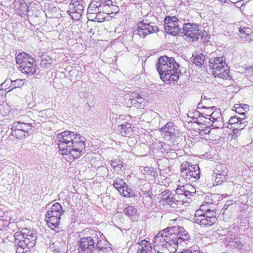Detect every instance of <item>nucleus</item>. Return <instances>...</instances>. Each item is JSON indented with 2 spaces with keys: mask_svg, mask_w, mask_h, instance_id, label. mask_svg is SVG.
Listing matches in <instances>:
<instances>
[{
  "mask_svg": "<svg viewBox=\"0 0 253 253\" xmlns=\"http://www.w3.org/2000/svg\"><path fill=\"white\" fill-rule=\"evenodd\" d=\"M57 139L58 148L63 154H69L74 159L83 154L85 142L80 134L66 130L58 133Z\"/></svg>",
  "mask_w": 253,
  "mask_h": 253,
  "instance_id": "nucleus-1",
  "label": "nucleus"
},
{
  "mask_svg": "<svg viewBox=\"0 0 253 253\" xmlns=\"http://www.w3.org/2000/svg\"><path fill=\"white\" fill-rule=\"evenodd\" d=\"M156 67L161 79L165 82H177L181 74L180 65L172 57L165 55L159 57Z\"/></svg>",
  "mask_w": 253,
  "mask_h": 253,
  "instance_id": "nucleus-2",
  "label": "nucleus"
},
{
  "mask_svg": "<svg viewBox=\"0 0 253 253\" xmlns=\"http://www.w3.org/2000/svg\"><path fill=\"white\" fill-rule=\"evenodd\" d=\"M166 230L171 233V239L168 244L162 245L163 252H165L167 249L169 252H174L176 251L178 246L185 247L188 245L190 235L183 227H169Z\"/></svg>",
  "mask_w": 253,
  "mask_h": 253,
  "instance_id": "nucleus-3",
  "label": "nucleus"
},
{
  "mask_svg": "<svg viewBox=\"0 0 253 253\" xmlns=\"http://www.w3.org/2000/svg\"><path fill=\"white\" fill-rule=\"evenodd\" d=\"M157 18L154 15L143 16L141 21L137 23V29L134 31V34L138 35L142 38L147 35L156 33L159 31L156 21Z\"/></svg>",
  "mask_w": 253,
  "mask_h": 253,
  "instance_id": "nucleus-4",
  "label": "nucleus"
},
{
  "mask_svg": "<svg viewBox=\"0 0 253 253\" xmlns=\"http://www.w3.org/2000/svg\"><path fill=\"white\" fill-rule=\"evenodd\" d=\"M209 63L212 74L215 77L225 80L230 78L229 69L224 56L212 57L209 59Z\"/></svg>",
  "mask_w": 253,
  "mask_h": 253,
  "instance_id": "nucleus-5",
  "label": "nucleus"
},
{
  "mask_svg": "<svg viewBox=\"0 0 253 253\" xmlns=\"http://www.w3.org/2000/svg\"><path fill=\"white\" fill-rule=\"evenodd\" d=\"M17 64L19 65V68L23 73L28 75H33L36 71L35 60L30 55L20 53L16 57Z\"/></svg>",
  "mask_w": 253,
  "mask_h": 253,
  "instance_id": "nucleus-6",
  "label": "nucleus"
},
{
  "mask_svg": "<svg viewBox=\"0 0 253 253\" xmlns=\"http://www.w3.org/2000/svg\"><path fill=\"white\" fill-rule=\"evenodd\" d=\"M200 169L197 165L184 162L181 165V175L191 182L196 181L200 178Z\"/></svg>",
  "mask_w": 253,
  "mask_h": 253,
  "instance_id": "nucleus-7",
  "label": "nucleus"
},
{
  "mask_svg": "<svg viewBox=\"0 0 253 253\" xmlns=\"http://www.w3.org/2000/svg\"><path fill=\"white\" fill-rule=\"evenodd\" d=\"M200 36V32L199 30V26L197 24L190 23L189 22L182 24L180 36L185 40L188 39V41H196L199 39Z\"/></svg>",
  "mask_w": 253,
  "mask_h": 253,
  "instance_id": "nucleus-8",
  "label": "nucleus"
},
{
  "mask_svg": "<svg viewBox=\"0 0 253 253\" xmlns=\"http://www.w3.org/2000/svg\"><path fill=\"white\" fill-rule=\"evenodd\" d=\"M182 23L175 16H167L164 20L165 31L172 36H180Z\"/></svg>",
  "mask_w": 253,
  "mask_h": 253,
  "instance_id": "nucleus-9",
  "label": "nucleus"
},
{
  "mask_svg": "<svg viewBox=\"0 0 253 253\" xmlns=\"http://www.w3.org/2000/svg\"><path fill=\"white\" fill-rule=\"evenodd\" d=\"M227 173V168L225 164L218 163L216 165L212 176L214 178L216 185H220L225 181Z\"/></svg>",
  "mask_w": 253,
  "mask_h": 253,
  "instance_id": "nucleus-10",
  "label": "nucleus"
},
{
  "mask_svg": "<svg viewBox=\"0 0 253 253\" xmlns=\"http://www.w3.org/2000/svg\"><path fill=\"white\" fill-rule=\"evenodd\" d=\"M95 242L91 237L82 238L78 241V251L80 253H92L95 250Z\"/></svg>",
  "mask_w": 253,
  "mask_h": 253,
  "instance_id": "nucleus-11",
  "label": "nucleus"
},
{
  "mask_svg": "<svg viewBox=\"0 0 253 253\" xmlns=\"http://www.w3.org/2000/svg\"><path fill=\"white\" fill-rule=\"evenodd\" d=\"M171 239V233L166 229L159 232L154 238V248L156 251L162 248V245L168 244Z\"/></svg>",
  "mask_w": 253,
  "mask_h": 253,
  "instance_id": "nucleus-12",
  "label": "nucleus"
},
{
  "mask_svg": "<svg viewBox=\"0 0 253 253\" xmlns=\"http://www.w3.org/2000/svg\"><path fill=\"white\" fill-rule=\"evenodd\" d=\"M129 98L131 105L138 109L144 108L147 103L144 96L136 92H130Z\"/></svg>",
  "mask_w": 253,
  "mask_h": 253,
  "instance_id": "nucleus-13",
  "label": "nucleus"
},
{
  "mask_svg": "<svg viewBox=\"0 0 253 253\" xmlns=\"http://www.w3.org/2000/svg\"><path fill=\"white\" fill-rule=\"evenodd\" d=\"M14 237V244L17 247L16 253H24L30 250L31 248L29 246L27 240H24L21 235L19 238H18V235H15Z\"/></svg>",
  "mask_w": 253,
  "mask_h": 253,
  "instance_id": "nucleus-14",
  "label": "nucleus"
},
{
  "mask_svg": "<svg viewBox=\"0 0 253 253\" xmlns=\"http://www.w3.org/2000/svg\"><path fill=\"white\" fill-rule=\"evenodd\" d=\"M165 139L170 140L175 135L174 123L170 122L167 123L160 130Z\"/></svg>",
  "mask_w": 253,
  "mask_h": 253,
  "instance_id": "nucleus-15",
  "label": "nucleus"
},
{
  "mask_svg": "<svg viewBox=\"0 0 253 253\" xmlns=\"http://www.w3.org/2000/svg\"><path fill=\"white\" fill-rule=\"evenodd\" d=\"M21 236L25 240H27V243L30 248H33L36 242L37 235L33 231H30L27 229H24L21 232Z\"/></svg>",
  "mask_w": 253,
  "mask_h": 253,
  "instance_id": "nucleus-16",
  "label": "nucleus"
},
{
  "mask_svg": "<svg viewBox=\"0 0 253 253\" xmlns=\"http://www.w3.org/2000/svg\"><path fill=\"white\" fill-rule=\"evenodd\" d=\"M84 7L78 0H72L69 5V10L67 13L71 15L72 13H83Z\"/></svg>",
  "mask_w": 253,
  "mask_h": 253,
  "instance_id": "nucleus-17",
  "label": "nucleus"
},
{
  "mask_svg": "<svg viewBox=\"0 0 253 253\" xmlns=\"http://www.w3.org/2000/svg\"><path fill=\"white\" fill-rule=\"evenodd\" d=\"M117 129L120 134L124 136L129 137L133 133V130L131 127L130 124L127 122L122 123L121 125L119 126V127Z\"/></svg>",
  "mask_w": 253,
  "mask_h": 253,
  "instance_id": "nucleus-18",
  "label": "nucleus"
},
{
  "mask_svg": "<svg viewBox=\"0 0 253 253\" xmlns=\"http://www.w3.org/2000/svg\"><path fill=\"white\" fill-rule=\"evenodd\" d=\"M151 244L146 240H142L138 243L137 253H152Z\"/></svg>",
  "mask_w": 253,
  "mask_h": 253,
  "instance_id": "nucleus-19",
  "label": "nucleus"
},
{
  "mask_svg": "<svg viewBox=\"0 0 253 253\" xmlns=\"http://www.w3.org/2000/svg\"><path fill=\"white\" fill-rule=\"evenodd\" d=\"M117 4L116 1H113L112 0H104L100 1V3L98 5H96V8H97L98 10H103L106 11V13L109 14L110 9L113 5Z\"/></svg>",
  "mask_w": 253,
  "mask_h": 253,
  "instance_id": "nucleus-20",
  "label": "nucleus"
},
{
  "mask_svg": "<svg viewBox=\"0 0 253 253\" xmlns=\"http://www.w3.org/2000/svg\"><path fill=\"white\" fill-rule=\"evenodd\" d=\"M178 197H173L172 195H169L165 198V202L172 208L182 205L183 204L182 202V199H179Z\"/></svg>",
  "mask_w": 253,
  "mask_h": 253,
  "instance_id": "nucleus-21",
  "label": "nucleus"
},
{
  "mask_svg": "<svg viewBox=\"0 0 253 253\" xmlns=\"http://www.w3.org/2000/svg\"><path fill=\"white\" fill-rule=\"evenodd\" d=\"M192 62L197 66H202L204 64L205 56L202 53L194 52L192 54Z\"/></svg>",
  "mask_w": 253,
  "mask_h": 253,
  "instance_id": "nucleus-22",
  "label": "nucleus"
},
{
  "mask_svg": "<svg viewBox=\"0 0 253 253\" xmlns=\"http://www.w3.org/2000/svg\"><path fill=\"white\" fill-rule=\"evenodd\" d=\"M33 126L29 123H24L20 122H16L12 124L11 130L33 129Z\"/></svg>",
  "mask_w": 253,
  "mask_h": 253,
  "instance_id": "nucleus-23",
  "label": "nucleus"
},
{
  "mask_svg": "<svg viewBox=\"0 0 253 253\" xmlns=\"http://www.w3.org/2000/svg\"><path fill=\"white\" fill-rule=\"evenodd\" d=\"M45 217L47 219V224L49 228L54 229V228L58 227L61 218L47 215H45Z\"/></svg>",
  "mask_w": 253,
  "mask_h": 253,
  "instance_id": "nucleus-24",
  "label": "nucleus"
},
{
  "mask_svg": "<svg viewBox=\"0 0 253 253\" xmlns=\"http://www.w3.org/2000/svg\"><path fill=\"white\" fill-rule=\"evenodd\" d=\"M195 223L199 224L202 227H209L215 223L212 221V219L210 220L204 215L202 217H199V219H196Z\"/></svg>",
  "mask_w": 253,
  "mask_h": 253,
  "instance_id": "nucleus-25",
  "label": "nucleus"
},
{
  "mask_svg": "<svg viewBox=\"0 0 253 253\" xmlns=\"http://www.w3.org/2000/svg\"><path fill=\"white\" fill-rule=\"evenodd\" d=\"M33 129H22L12 130L11 134L18 139H22L29 135Z\"/></svg>",
  "mask_w": 253,
  "mask_h": 253,
  "instance_id": "nucleus-26",
  "label": "nucleus"
},
{
  "mask_svg": "<svg viewBox=\"0 0 253 253\" xmlns=\"http://www.w3.org/2000/svg\"><path fill=\"white\" fill-rule=\"evenodd\" d=\"M216 113L214 112H212L209 116L211 118V121H212V124L211 126L214 128H222L223 127V123L221 121V118L215 117Z\"/></svg>",
  "mask_w": 253,
  "mask_h": 253,
  "instance_id": "nucleus-27",
  "label": "nucleus"
},
{
  "mask_svg": "<svg viewBox=\"0 0 253 253\" xmlns=\"http://www.w3.org/2000/svg\"><path fill=\"white\" fill-rule=\"evenodd\" d=\"M203 215L210 220L212 219V221L215 223L217 221L216 212L214 208H211L209 209L207 211L204 212Z\"/></svg>",
  "mask_w": 253,
  "mask_h": 253,
  "instance_id": "nucleus-28",
  "label": "nucleus"
},
{
  "mask_svg": "<svg viewBox=\"0 0 253 253\" xmlns=\"http://www.w3.org/2000/svg\"><path fill=\"white\" fill-rule=\"evenodd\" d=\"M240 122H238L235 124L234 126H232L231 128L233 129L242 130L244 128L247 124V121L245 117L242 118L239 120Z\"/></svg>",
  "mask_w": 253,
  "mask_h": 253,
  "instance_id": "nucleus-29",
  "label": "nucleus"
},
{
  "mask_svg": "<svg viewBox=\"0 0 253 253\" xmlns=\"http://www.w3.org/2000/svg\"><path fill=\"white\" fill-rule=\"evenodd\" d=\"M52 114L53 110L51 109H47L40 111L39 112L38 116L43 118L44 121H45L49 117H51Z\"/></svg>",
  "mask_w": 253,
  "mask_h": 253,
  "instance_id": "nucleus-30",
  "label": "nucleus"
},
{
  "mask_svg": "<svg viewBox=\"0 0 253 253\" xmlns=\"http://www.w3.org/2000/svg\"><path fill=\"white\" fill-rule=\"evenodd\" d=\"M52 59L46 55H42L41 57V65L44 68H50Z\"/></svg>",
  "mask_w": 253,
  "mask_h": 253,
  "instance_id": "nucleus-31",
  "label": "nucleus"
},
{
  "mask_svg": "<svg viewBox=\"0 0 253 253\" xmlns=\"http://www.w3.org/2000/svg\"><path fill=\"white\" fill-rule=\"evenodd\" d=\"M125 184L126 183L121 179L115 178L113 180L112 185L115 189H117L118 191L121 190Z\"/></svg>",
  "mask_w": 253,
  "mask_h": 253,
  "instance_id": "nucleus-32",
  "label": "nucleus"
},
{
  "mask_svg": "<svg viewBox=\"0 0 253 253\" xmlns=\"http://www.w3.org/2000/svg\"><path fill=\"white\" fill-rule=\"evenodd\" d=\"M194 122L198 124L204 125L206 122H208V120H211V118H206L203 116L201 113H199L197 118H194L193 119Z\"/></svg>",
  "mask_w": 253,
  "mask_h": 253,
  "instance_id": "nucleus-33",
  "label": "nucleus"
},
{
  "mask_svg": "<svg viewBox=\"0 0 253 253\" xmlns=\"http://www.w3.org/2000/svg\"><path fill=\"white\" fill-rule=\"evenodd\" d=\"M50 210H52V211L57 212L60 213V214H63L65 212L62 206L59 203H55L53 204Z\"/></svg>",
  "mask_w": 253,
  "mask_h": 253,
  "instance_id": "nucleus-34",
  "label": "nucleus"
},
{
  "mask_svg": "<svg viewBox=\"0 0 253 253\" xmlns=\"http://www.w3.org/2000/svg\"><path fill=\"white\" fill-rule=\"evenodd\" d=\"M239 32L241 38L247 39L251 36V30L249 28H240Z\"/></svg>",
  "mask_w": 253,
  "mask_h": 253,
  "instance_id": "nucleus-35",
  "label": "nucleus"
},
{
  "mask_svg": "<svg viewBox=\"0 0 253 253\" xmlns=\"http://www.w3.org/2000/svg\"><path fill=\"white\" fill-rule=\"evenodd\" d=\"M131 190L128 188V186L126 184L121 190H119L120 194L123 195L126 197H130V192Z\"/></svg>",
  "mask_w": 253,
  "mask_h": 253,
  "instance_id": "nucleus-36",
  "label": "nucleus"
},
{
  "mask_svg": "<svg viewBox=\"0 0 253 253\" xmlns=\"http://www.w3.org/2000/svg\"><path fill=\"white\" fill-rule=\"evenodd\" d=\"M124 211L126 214L130 217L135 215L137 211L136 209L132 206H128L125 208Z\"/></svg>",
  "mask_w": 253,
  "mask_h": 253,
  "instance_id": "nucleus-37",
  "label": "nucleus"
},
{
  "mask_svg": "<svg viewBox=\"0 0 253 253\" xmlns=\"http://www.w3.org/2000/svg\"><path fill=\"white\" fill-rule=\"evenodd\" d=\"M10 82L11 83L10 86L12 87V89L17 87H20L24 84V81L20 79H17L14 81L10 80Z\"/></svg>",
  "mask_w": 253,
  "mask_h": 253,
  "instance_id": "nucleus-38",
  "label": "nucleus"
},
{
  "mask_svg": "<svg viewBox=\"0 0 253 253\" xmlns=\"http://www.w3.org/2000/svg\"><path fill=\"white\" fill-rule=\"evenodd\" d=\"M95 11V16L94 17V20H93L94 21H98L99 22H102L105 20V17L103 16V15L99 12V10H97V8L94 9Z\"/></svg>",
  "mask_w": 253,
  "mask_h": 253,
  "instance_id": "nucleus-39",
  "label": "nucleus"
},
{
  "mask_svg": "<svg viewBox=\"0 0 253 253\" xmlns=\"http://www.w3.org/2000/svg\"><path fill=\"white\" fill-rule=\"evenodd\" d=\"M242 118L239 117H232L229 120L228 126V127L231 128L232 126H234L235 124H236L238 122H240L239 120Z\"/></svg>",
  "mask_w": 253,
  "mask_h": 253,
  "instance_id": "nucleus-40",
  "label": "nucleus"
},
{
  "mask_svg": "<svg viewBox=\"0 0 253 253\" xmlns=\"http://www.w3.org/2000/svg\"><path fill=\"white\" fill-rule=\"evenodd\" d=\"M238 238H237L236 234H232V233L228 232L227 235H226V240L231 244L234 243V242L237 240Z\"/></svg>",
  "mask_w": 253,
  "mask_h": 253,
  "instance_id": "nucleus-41",
  "label": "nucleus"
},
{
  "mask_svg": "<svg viewBox=\"0 0 253 253\" xmlns=\"http://www.w3.org/2000/svg\"><path fill=\"white\" fill-rule=\"evenodd\" d=\"M182 189L184 191L187 190V191L191 193H195L196 192L195 187L191 184H186L184 185H182Z\"/></svg>",
  "mask_w": 253,
  "mask_h": 253,
  "instance_id": "nucleus-42",
  "label": "nucleus"
},
{
  "mask_svg": "<svg viewBox=\"0 0 253 253\" xmlns=\"http://www.w3.org/2000/svg\"><path fill=\"white\" fill-rule=\"evenodd\" d=\"M213 206L212 204H209L208 203H204L202 205L200 206V209L202 211H203L204 212L207 211H209V209H211V207Z\"/></svg>",
  "mask_w": 253,
  "mask_h": 253,
  "instance_id": "nucleus-43",
  "label": "nucleus"
},
{
  "mask_svg": "<svg viewBox=\"0 0 253 253\" xmlns=\"http://www.w3.org/2000/svg\"><path fill=\"white\" fill-rule=\"evenodd\" d=\"M184 190L182 189V186H178L175 190L176 194L175 195V197H178L179 199L181 198V196L184 195Z\"/></svg>",
  "mask_w": 253,
  "mask_h": 253,
  "instance_id": "nucleus-44",
  "label": "nucleus"
},
{
  "mask_svg": "<svg viewBox=\"0 0 253 253\" xmlns=\"http://www.w3.org/2000/svg\"><path fill=\"white\" fill-rule=\"evenodd\" d=\"M62 215V214H60V213H59L57 212L52 211V210H48L47 212V213L45 214V215L51 216L53 217H59V218H61V216Z\"/></svg>",
  "mask_w": 253,
  "mask_h": 253,
  "instance_id": "nucleus-45",
  "label": "nucleus"
},
{
  "mask_svg": "<svg viewBox=\"0 0 253 253\" xmlns=\"http://www.w3.org/2000/svg\"><path fill=\"white\" fill-rule=\"evenodd\" d=\"M115 122H113V124H115L116 125L118 126V128L119 127V126L121 125V121L124 119V117L123 115H119V117H117V115L116 114Z\"/></svg>",
  "mask_w": 253,
  "mask_h": 253,
  "instance_id": "nucleus-46",
  "label": "nucleus"
},
{
  "mask_svg": "<svg viewBox=\"0 0 253 253\" xmlns=\"http://www.w3.org/2000/svg\"><path fill=\"white\" fill-rule=\"evenodd\" d=\"M184 195H182L181 196V198L180 199H182V202L183 204L185 202L186 200V199L187 198H189V196H192L194 193H190L189 191H187V190L184 191Z\"/></svg>",
  "mask_w": 253,
  "mask_h": 253,
  "instance_id": "nucleus-47",
  "label": "nucleus"
},
{
  "mask_svg": "<svg viewBox=\"0 0 253 253\" xmlns=\"http://www.w3.org/2000/svg\"><path fill=\"white\" fill-rule=\"evenodd\" d=\"M204 214V212L201 211L200 209L199 210H197L195 214V216L194 218V222H195L196 219H199V217H203V215Z\"/></svg>",
  "mask_w": 253,
  "mask_h": 253,
  "instance_id": "nucleus-48",
  "label": "nucleus"
},
{
  "mask_svg": "<svg viewBox=\"0 0 253 253\" xmlns=\"http://www.w3.org/2000/svg\"><path fill=\"white\" fill-rule=\"evenodd\" d=\"M82 14V13L74 12L70 15L73 20L78 21L81 17Z\"/></svg>",
  "mask_w": 253,
  "mask_h": 253,
  "instance_id": "nucleus-49",
  "label": "nucleus"
},
{
  "mask_svg": "<svg viewBox=\"0 0 253 253\" xmlns=\"http://www.w3.org/2000/svg\"><path fill=\"white\" fill-rule=\"evenodd\" d=\"M110 13H117L119 11V8L117 6V4L113 5L110 9H109Z\"/></svg>",
  "mask_w": 253,
  "mask_h": 253,
  "instance_id": "nucleus-50",
  "label": "nucleus"
},
{
  "mask_svg": "<svg viewBox=\"0 0 253 253\" xmlns=\"http://www.w3.org/2000/svg\"><path fill=\"white\" fill-rule=\"evenodd\" d=\"M231 245L233 247H235L238 248V249H241L243 247V244H241L239 238H238L237 240L234 242V243H233L231 244Z\"/></svg>",
  "mask_w": 253,
  "mask_h": 253,
  "instance_id": "nucleus-51",
  "label": "nucleus"
},
{
  "mask_svg": "<svg viewBox=\"0 0 253 253\" xmlns=\"http://www.w3.org/2000/svg\"><path fill=\"white\" fill-rule=\"evenodd\" d=\"M92 10L91 6H90L88 8L87 15L88 18H93L94 19V17L95 16V12H91Z\"/></svg>",
  "mask_w": 253,
  "mask_h": 253,
  "instance_id": "nucleus-52",
  "label": "nucleus"
},
{
  "mask_svg": "<svg viewBox=\"0 0 253 253\" xmlns=\"http://www.w3.org/2000/svg\"><path fill=\"white\" fill-rule=\"evenodd\" d=\"M243 106H244L243 107V112L240 113L239 115L244 117L245 116V113L246 112L247 110H249V105L247 104H243Z\"/></svg>",
  "mask_w": 253,
  "mask_h": 253,
  "instance_id": "nucleus-53",
  "label": "nucleus"
},
{
  "mask_svg": "<svg viewBox=\"0 0 253 253\" xmlns=\"http://www.w3.org/2000/svg\"><path fill=\"white\" fill-rule=\"evenodd\" d=\"M123 166L122 165V163L120 162L119 163L114 169L117 172H120L122 169Z\"/></svg>",
  "mask_w": 253,
  "mask_h": 253,
  "instance_id": "nucleus-54",
  "label": "nucleus"
},
{
  "mask_svg": "<svg viewBox=\"0 0 253 253\" xmlns=\"http://www.w3.org/2000/svg\"><path fill=\"white\" fill-rule=\"evenodd\" d=\"M197 248V247H196V248ZM190 250L191 251V253H204L203 252L201 251L199 249H196L194 247H190Z\"/></svg>",
  "mask_w": 253,
  "mask_h": 253,
  "instance_id": "nucleus-55",
  "label": "nucleus"
},
{
  "mask_svg": "<svg viewBox=\"0 0 253 253\" xmlns=\"http://www.w3.org/2000/svg\"><path fill=\"white\" fill-rule=\"evenodd\" d=\"M120 162V160L118 161L117 160L116 161H111V165L112 167L114 168Z\"/></svg>",
  "mask_w": 253,
  "mask_h": 253,
  "instance_id": "nucleus-56",
  "label": "nucleus"
},
{
  "mask_svg": "<svg viewBox=\"0 0 253 253\" xmlns=\"http://www.w3.org/2000/svg\"><path fill=\"white\" fill-rule=\"evenodd\" d=\"M95 247V249H98L99 250L103 251L104 250H106V248L103 247H101L100 245H99V243H98Z\"/></svg>",
  "mask_w": 253,
  "mask_h": 253,
  "instance_id": "nucleus-57",
  "label": "nucleus"
},
{
  "mask_svg": "<svg viewBox=\"0 0 253 253\" xmlns=\"http://www.w3.org/2000/svg\"><path fill=\"white\" fill-rule=\"evenodd\" d=\"M236 112H238L239 114L240 113L243 112V107H241V106H240L239 107H236Z\"/></svg>",
  "mask_w": 253,
  "mask_h": 253,
  "instance_id": "nucleus-58",
  "label": "nucleus"
},
{
  "mask_svg": "<svg viewBox=\"0 0 253 253\" xmlns=\"http://www.w3.org/2000/svg\"><path fill=\"white\" fill-rule=\"evenodd\" d=\"M180 253H191L190 248H189L188 249L183 250Z\"/></svg>",
  "mask_w": 253,
  "mask_h": 253,
  "instance_id": "nucleus-59",
  "label": "nucleus"
},
{
  "mask_svg": "<svg viewBox=\"0 0 253 253\" xmlns=\"http://www.w3.org/2000/svg\"><path fill=\"white\" fill-rule=\"evenodd\" d=\"M247 70L249 71L250 73H253V67H247L246 69Z\"/></svg>",
  "mask_w": 253,
  "mask_h": 253,
  "instance_id": "nucleus-60",
  "label": "nucleus"
},
{
  "mask_svg": "<svg viewBox=\"0 0 253 253\" xmlns=\"http://www.w3.org/2000/svg\"><path fill=\"white\" fill-rule=\"evenodd\" d=\"M206 108V107L205 106H203V107H201V108ZM214 107H210L209 108H206V109H211V110H212Z\"/></svg>",
  "mask_w": 253,
  "mask_h": 253,
  "instance_id": "nucleus-61",
  "label": "nucleus"
},
{
  "mask_svg": "<svg viewBox=\"0 0 253 253\" xmlns=\"http://www.w3.org/2000/svg\"><path fill=\"white\" fill-rule=\"evenodd\" d=\"M93 0L96 2V4H95V5H98L99 4V3H100V2H99V0H98V1H97L96 0Z\"/></svg>",
  "mask_w": 253,
  "mask_h": 253,
  "instance_id": "nucleus-62",
  "label": "nucleus"
},
{
  "mask_svg": "<svg viewBox=\"0 0 253 253\" xmlns=\"http://www.w3.org/2000/svg\"><path fill=\"white\" fill-rule=\"evenodd\" d=\"M201 103H201V102L198 103V108H199L200 107V106H201Z\"/></svg>",
  "mask_w": 253,
  "mask_h": 253,
  "instance_id": "nucleus-63",
  "label": "nucleus"
},
{
  "mask_svg": "<svg viewBox=\"0 0 253 253\" xmlns=\"http://www.w3.org/2000/svg\"><path fill=\"white\" fill-rule=\"evenodd\" d=\"M91 12H95V11L94 10V9L93 10V9L92 8V10H91Z\"/></svg>",
  "mask_w": 253,
  "mask_h": 253,
  "instance_id": "nucleus-64",
  "label": "nucleus"
}]
</instances>
